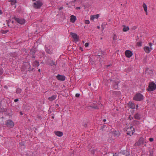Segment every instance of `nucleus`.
I'll return each mask as SVG.
<instances>
[{
  "label": "nucleus",
  "instance_id": "obj_21",
  "mask_svg": "<svg viewBox=\"0 0 156 156\" xmlns=\"http://www.w3.org/2000/svg\"><path fill=\"white\" fill-rule=\"evenodd\" d=\"M39 63L37 61H35L32 64V66L34 67H38L39 66Z\"/></svg>",
  "mask_w": 156,
  "mask_h": 156
},
{
  "label": "nucleus",
  "instance_id": "obj_61",
  "mask_svg": "<svg viewBox=\"0 0 156 156\" xmlns=\"http://www.w3.org/2000/svg\"><path fill=\"white\" fill-rule=\"evenodd\" d=\"M146 12V14L147 15V11H146V12Z\"/></svg>",
  "mask_w": 156,
  "mask_h": 156
},
{
  "label": "nucleus",
  "instance_id": "obj_44",
  "mask_svg": "<svg viewBox=\"0 0 156 156\" xmlns=\"http://www.w3.org/2000/svg\"><path fill=\"white\" fill-rule=\"evenodd\" d=\"M129 119L130 120H131L132 119H133V118L132 117H131V116L130 115L129 116Z\"/></svg>",
  "mask_w": 156,
  "mask_h": 156
},
{
  "label": "nucleus",
  "instance_id": "obj_45",
  "mask_svg": "<svg viewBox=\"0 0 156 156\" xmlns=\"http://www.w3.org/2000/svg\"><path fill=\"white\" fill-rule=\"evenodd\" d=\"M80 96V94H76V97H79Z\"/></svg>",
  "mask_w": 156,
  "mask_h": 156
},
{
  "label": "nucleus",
  "instance_id": "obj_54",
  "mask_svg": "<svg viewBox=\"0 0 156 156\" xmlns=\"http://www.w3.org/2000/svg\"><path fill=\"white\" fill-rule=\"evenodd\" d=\"M84 127H86L87 126V124H85L83 125Z\"/></svg>",
  "mask_w": 156,
  "mask_h": 156
},
{
  "label": "nucleus",
  "instance_id": "obj_7",
  "mask_svg": "<svg viewBox=\"0 0 156 156\" xmlns=\"http://www.w3.org/2000/svg\"><path fill=\"white\" fill-rule=\"evenodd\" d=\"M6 126L10 128H12L14 126V122L11 120H8L5 122Z\"/></svg>",
  "mask_w": 156,
  "mask_h": 156
},
{
  "label": "nucleus",
  "instance_id": "obj_26",
  "mask_svg": "<svg viewBox=\"0 0 156 156\" xmlns=\"http://www.w3.org/2000/svg\"><path fill=\"white\" fill-rule=\"evenodd\" d=\"M123 27H124L122 30L124 32H126L129 30V28L128 27H126L125 25H123Z\"/></svg>",
  "mask_w": 156,
  "mask_h": 156
},
{
  "label": "nucleus",
  "instance_id": "obj_18",
  "mask_svg": "<svg viewBox=\"0 0 156 156\" xmlns=\"http://www.w3.org/2000/svg\"><path fill=\"white\" fill-rule=\"evenodd\" d=\"M76 16L72 15L70 16V21L72 23H74L76 20Z\"/></svg>",
  "mask_w": 156,
  "mask_h": 156
},
{
  "label": "nucleus",
  "instance_id": "obj_60",
  "mask_svg": "<svg viewBox=\"0 0 156 156\" xmlns=\"http://www.w3.org/2000/svg\"><path fill=\"white\" fill-rule=\"evenodd\" d=\"M52 118L53 119H54V116H52Z\"/></svg>",
  "mask_w": 156,
  "mask_h": 156
},
{
  "label": "nucleus",
  "instance_id": "obj_5",
  "mask_svg": "<svg viewBox=\"0 0 156 156\" xmlns=\"http://www.w3.org/2000/svg\"><path fill=\"white\" fill-rule=\"evenodd\" d=\"M108 136V141L109 143H111L115 140V137L113 135V132H112L109 133Z\"/></svg>",
  "mask_w": 156,
  "mask_h": 156
},
{
  "label": "nucleus",
  "instance_id": "obj_57",
  "mask_svg": "<svg viewBox=\"0 0 156 156\" xmlns=\"http://www.w3.org/2000/svg\"><path fill=\"white\" fill-rule=\"evenodd\" d=\"M97 28H98V29H99V28H100V27H99V26H98L97 27Z\"/></svg>",
  "mask_w": 156,
  "mask_h": 156
},
{
  "label": "nucleus",
  "instance_id": "obj_20",
  "mask_svg": "<svg viewBox=\"0 0 156 156\" xmlns=\"http://www.w3.org/2000/svg\"><path fill=\"white\" fill-rule=\"evenodd\" d=\"M55 133L56 135L59 137L63 135V133L61 131H55Z\"/></svg>",
  "mask_w": 156,
  "mask_h": 156
},
{
  "label": "nucleus",
  "instance_id": "obj_48",
  "mask_svg": "<svg viewBox=\"0 0 156 156\" xmlns=\"http://www.w3.org/2000/svg\"><path fill=\"white\" fill-rule=\"evenodd\" d=\"M19 101V99L17 98V99H15V100H14V101L15 102H17L18 101Z\"/></svg>",
  "mask_w": 156,
  "mask_h": 156
},
{
  "label": "nucleus",
  "instance_id": "obj_10",
  "mask_svg": "<svg viewBox=\"0 0 156 156\" xmlns=\"http://www.w3.org/2000/svg\"><path fill=\"white\" fill-rule=\"evenodd\" d=\"M144 142V139L142 137H140L138 141L136 142L135 144V145L136 146H140L141 144H143Z\"/></svg>",
  "mask_w": 156,
  "mask_h": 156
},
{
  "label": "nucleus",
  "instance_id": "obj_29",
  "mask_svg": "<svg viewBox=\"0 0 156 156\" xmlns=\"http://www.w3.org/2000/svg\"><path fill=\"white\" fill-rule=\"evenodd\" d=\"M22 92V90L19 88H17L16 91V94H20Z\"/></svg>",
  "mask_w": 156,
  "mask_h": 156
},
{
  "label": "nucleus",
  "instance_id": "obj_52",
  "mask_svg": "<svg viewBox=\"0 0 156 156\" xmlns=\"http://www.w3.org/2000/svg\"><path fill=\"white\" fill-rule=\"evenodd\" d=\"M20 115H23V113L22 112H20Z\"/></svg>",
  "mask_w": 156,
  "mask_h": 156
},
{
  "label": "nucleus",
  "instance_id": "obj_38",
  "mask_svg": "<svg viewBox=\"0 0 156 156\" xmlns=\"http://www.w3.org/2000/svg\"><path fill=\"white\" fill-rule=\"evenodd\" d=\"M85 23L86 24H88L90 23V21L88 20H86L85 21Z\"/></svg>",
  "mask_w": 156,
  "mask_h": 156
},
{
  "label": "nucleus",
  "instance_id": "obj_17",
  "mask_svg": "<svg viewBox=\"0 0 156 156\" xmlns=\"http://www.w3.org/2000/svg\"><path fill=\"white\" fill-rule=\"evenodd\" d=\"M129 107V108L132 109H135V105L134 103L132 102H129L128 104Z\"/></svg>",
  "mask_w": 156,
  "mask_h": 156
},
{
  "label": "nucleus",
  "instance_id": "obj_41",
  "mask_svg": "<svg viewBox=\"0 0 156 156\" xmlns=\"http://www.w3.org/2000/svg\"><path fill=\"white\" fill-rule=\"evenodd\" d=\"M149 46H150V48L151 49V50H152L153 49L152 48H151V46H152V44L151 43H149Z\"/></svg>",
  "mask_w": 156,
  "mask_h": 156
},
{
  "label": "nucleus",
  "instance_id": "obj_64",
  "mask_svg": "<svg viewBox=\"0 0 156 156\" xmlns=\"http://www.w3.org/2000/svg\"><path fill=\"white\" fill-rule=\"evenodd\" d=\"M56 105H57V106H58V104H57Z\"/></svg>",
  "mask_w": 156,
  "mask_h": 156
},
{
  "label": "nucleus",
  "instance_id": "obj_36",
  "mask_svg": "<svg viewBox=\"0 0 156 156\" xmlns=\"http://www.w3.org/2000/svg\"><path fill=\"white\" fill-rule=\"evenodd\" d=\"M90 107L92 108H94V109H98V107L97 106H90Z\"/></svg>",
  "mask_w": 156,
  "mask_h": 156
},
{
  "label": "nucleus",
  "instance_id": "obj_4",
  "mask_svg": "<svg viewBox=\"0 0 156 156\" xmlns=\"http://www.w3.org/2000/svg\"><path fill=\"white\" fill-rule=\"evenodd\" d=\"M143 96L140 93L136 94L133 98L134 100L136 101H141L143 99Z\"/></svg>",
  "mask_w": 156,
  "mask_h": 156
},
{
  "label": "nucleus",
  "instance_id": "obj_9",
  "mask_svg": "<svg viewBox=\"0 0 156 156\" xmlns=\"http://www.w3.org/2000/svg\"><path fill=\"white\" fill-rule=\"evenodd\" d=\"M14 19L18 23L21 24H23L25 22V20L24 19H20L16 17H14Z\"/></svg>",
  "mask_w": 156,
  "mask_h": 156
},
{
  "label": "nucleus",
  "instance_id": "obj_25",
  "mask_svg": "<svg viewBox=\"0 0 156 156\" xmlns=\"http://www.w3.org/2000/svg\"><path fill=\"white\" fill-rule=\"evenodd\" d=\"M99 16V15L98 14L91 15L90 16V20H93L95 18L97 19L98 18Z\"/></svg>",
  "mask_w": 156,
  "mask_h": 156
},
{
  "label": "nucleus",
  "instance_id": "obj_15",
  "mask_svg": "<svg viewBox=\"0 0 156 156\" xmlns=\"http://www.w3.org/2000/svg\"><path fill=\"white\" fill-rule=\"evenodd\" d=\"M110 82L112 81V84H115V83H116V85H113V87L115 89H117L118 88V85L119 82L118 81L116 82L115 80H112L111 79H110Z\"/></svg>",
  "mask_w": 156,
  "mask_h": 156
},
{
  "label": "nucleus",
  "instance_id": "obj_23",
  "mask_svg": "<svg viewBox=\"0 0 156 156\" xmlns=\"http://www.w3.org/2000/svg\"><path fill=\"white\" fill-rule=\"evenodd\" d=\"M113 134L115 137H118L120 135V133L118 131H115L113 132Z\"/></svg>",
  "mask_w": 156,
  "mask_h": 156
},
{
  "label": "nucleus",
  "instance_id": "obj_28",
  "mask_svg": "<svg viewBox=\"0 0 156 156\" xmlns=\"http://www.w3.org/2000/svg\"><path fill=\"white\" fill-rule=\"evenodd\" d=\"M112 93L117 95H120L121 94L120 92L119 91H113Z\"/></svg>",
  "mask_w": 156,
  "mask_h": 156
},
{
  "label": "nucleus",
  "instance_id": "obj_19",
  "mask_svg": "<svg viewBox=\"0 0 156 156\" xmlns=\"http://www.w3.org/2000/svg\"><path fill=\"white\" fill-rule=\"evenodd\" d=\"M35 52V50L34 49H32L30 50V54L31 55V57L32 58H34V55Z\"/></svg>",
  "mask_w": 156,
  "mask_h": 156
},
{
  "label": "nucleus",
  "instance_id": "obj_39",
  "mask_svg": "<svg viewBox=\"0 0 156 156\" xmlns=\"http://www.w3.org/2000/svg\"><path fill=\"white\" fill-rule=\"evenodd\" d=\"M137 44L139 46H141L142 43L141 42H138L137 43Z\"/></svg>",
  "mask_w": 156,
  "mask_h": 156
},
{
  "label": "nucleus",
  "instance_id": "obj_59",
  "mask_svg": "<svg viewBox=\"0 0 156 156\" xmlns=\"http://www.w3.org/2000/svg\"><path fill=\"white\" fill-rule=\"evenodd\" d=\"M136 109H137V108H138V105H136Z\"/></svg>",
  "mask_w": 156,
  "mask_h": 156
},
{
  "label": "nucleus",
  "instance_id": "obj_47",
  "mask_svg": "<svg viewBox=\"0 0 156 156\" xmlns=\"http://www.w3.org/2000/svg\"><path fill=\"white\" fill-rule=\"evenodd\" d=\"M9 31V30H5V31H3V33H7V32H8Z\"/></svg>",
  "mask_w": 156,
  "mask_h": 156
},
{
  "label": "nucleus",
  "instance_id": "obj_2",
  "mask_svg": "<svg viewBox=\"0 0 156 156\" xmlns=\"http://www.w3.org/2000/svg\"><path fill=\"white\" fill-rule=\"evenodd\" d=\"M43 5V3L42 1L40 0H38L33 3V6L35 9H38L40 8Z\"/></svg>",
  "mask_w": 156,
  "mask_h": 156
},
{
  "label": "nucleus",
  "instance_id": "obj_13",
  "mask_svg": "<svg viewBox=\"0 0 156 156\" xmlns=\"http://www.w3.org/2000/svg\"><path fill=\"white\" fill-rule=\"evenodd\" d=\"M125 54L128 58L130 57L133 55L132 52L129 50H127L125 51Z\"/></svg>",
  "mask_w": 156,
  "mask_h": 156
},
{
  "label": "nucleus",
  "instance_id": "obj_14",
  "mask_svg": "<svg viewBox=\"0 0 156 156\" xmlns=\"http://www.w3.org/2000/svg\"><path fill=\"white\" fill-rule=\"evenodd\" d=\"M90 152L91 154L93 155L95 154L96 155H97L99 153H100V152L98 150L95 149H92L91 150Z\"/></svg>",
  "mask_w": 156,
  "mask_h": 156
},
{
  "label": "nucleus",
  "instance_id": "obj_49",
  "mask_svg": "<svg viewBox=\"0 0 156 156\" xmlns=\"http://www.w3.org/2000/svg\"><path fill=\"white\" fill-rule=\"evenodd\" d=\"M112 156H117V155L116 154V153H115V154H114L113 153V155Z\"/></svg>",
  "mask_w": 156,
  "mask_h": 156
},
{
  "label": "nucleus",
  "instance_id": "obj_53",
  "mask_svg": "<svg viewBox=\"0 0 156 156\" xmlns=\"http://www.w3.org/2000/svg\"><path fill=\"white\" fill-rule=\"evenodd\" d=\"M2 11L0 9V14H2Z\"/></svg>",
  "mask_w": 156,
  "mask_h": 156
},
{
  "label": "nucleus",
  "instance_id": "obj_3",
  "mask_svg": "<svg viewBox=\"0 0 156 156\" xmlns=\"http://www.w3.org/2000/svg\"><path fill=\"white\" fill-rule=\"evenodd\" d=\"M156 89V85L153 82H151L149 83L147 90L149 91H154Z\"/></svg>",
  "mask_w": 156,
  "mask_h": 156
},
{
  "label": "nucleus",
  "instance_id": "obj_56",
  "mask_svg": "<svg viewBox=\"0 0 156 156\" xmlns=\"http://www.w3.org/2000/svg\"><path fill=\"white\" fill-rule=\"evenodd\" d=\"M106 121V119H104V120H103V121H104V122H105Z\"/></svg>",
  "mask_w": 156,
  "mask_h": 156
},
{
  "label": "nucleus",
  "instance_id": "obj_11",
  "mask_svg": "<svg viewBox=\"0 0 156 156\" xmlns=\"http://www.w3.org/2000/svg\"><path fill=\"white\" fill-rule=\"evenodd\" d=\"M56 78L59 80L63 81L65 80L66 77L64 75H61L58 74L56 76Z\"/></svg>",
  "mask_w": 156,
  "mask_h": 156
},
{
  "label": "nucleus",
  "instance_id": "obj_6",
  "mask_svg": "<svg viewBox=\"0 0 156 156\" xmlns=\"http://www.w3.org/2000/svg\"><path fill=\"white\" fill-rule=\"evenodd\" d=\"M126 131L127 132V134L131 136L134 133V129L133 127V126H131L129 128H127Z\"/></svg>",
  "mask_w": 156,
  "mask_h": 156
},
{
  "label": "nucleus",
  "instance_id": "obj_40",
  "mask_svg": "<svg viewBox=\"0 0 156 156\" xmlns=\"http://www.w3.org/2000/svg\"><path fill=\"white\" fill-rule=\"evenodd\" d=\"M89 45V43H86L85 44V46L86 47H87Z\"/></svg>",
  "mask_w": 156,
  "mask_h": 156
},
{
  "label": "nucleus",
  "instance_id": "obj_27",
  "mask_svg": "<svg viewBox=\"0 0 156 156\" xmlns=\"http://www.w3.org/2000/svg\"><path fill=\"white\" fill-rule=\"evenodd\" d=\"M134 118L137 119H140V115L138 113L134 115Z\"/></svg>",
  "mask_w": 156,
  "mask_h": 156
},
{
  "label": "nucleus",
  "instance_id": "obj_63",
  "mask_svg": "<svg viewBox=\"0 0 156 156\" xmlns=\"http://www.w3.org/2000/svg\"><path fill=\"white\" fill-rule=\"evenodd\" d=\"M90 85H91V84H90V83H89V85H89V86H90Z\"/></svg>",
  "mask_w": 156,
  "mask_h": 156
},
{
  "label": "nucleus",
  "instance_id": "obj_12",
  "mask_svg": "<svg viewBox=\"0 0 156 156\" xmlns=\"http://www.w3.org/2000/svg\"><path fill=\"white\" fill-rule=\"evenodd\" d=\"M70 34L75 41H78L79 37L76 34L71 32Z\"/></svg>",
  "mask_w": 156,
  "mask_h": 156
},
{
  "label": "nucleus",
  "instance_id": "obj_43",
  "mask_svg": "<svg viewBox=\"0 0 156 156\" xmlns=\"http://www.w3.org/2000/svg\"><path fill=\"white\" fill-rule=\"evenodd\" d=\"M149 140L150 142H152L154 140V139L153 138H150L149 139Z\"/></svg>",
  "mask_w": 156,
  "mask_h": 156
},
{
  "label": "nucleus",
  "instance_id": "obj_16",
  "mask_svg": "<svg viewBox=\"0 0 156 156\" xmlns=\"http://www.w3.org/2000/svg\"><path fill=\"white\" fill-rule=\"evenodd\" d=\"M120 153L122 154L125 155L126 156H129L130 155L129 152L126 151H121Z\"/></svg>",
  "mask_w": 156,
  "mask_h": 156
},
{
  "label": "nucleus",
  "instance_id": "obj_46",
  "mask_svg": "<svg viewBox=\"0 0 156 156\" xmlns=\"http://www.w3.org/2000/svg\"><path fill=\"white\" fill-rule=\"evenodd\" d=\"M63 9V7L62 6L59 8V10H62V9Z\"/></svg>",
  "mask_w": 156,
  "mask_h": 156
},
{
  "label": "nucleus",
  "instance_id": "obj_35",
  "mask_svg": "<svg viewBox=\"0 0 156 156\" xmlns=\"http://www.w3.org/2000/svg\"><path fill=\"white\" fill-rule=\"evenodd\" d=\"M105 156H112L113 155V153H108V154H105Z\"/></svg>",
  "mask_w": 156,
  "mask_h": 156
},
{
  "label": "nucleus",
  "instance_id": "obj_32",
  "mask_svg": "<svg viewBox=\"0 0 156 156\" xmlns=\"http://www.w3.org/2000/svg\"><path fill=\"white\" fill-rule=\"evenodd\" d=\"M6 111L5 108H1L0 107V112H5Z\"/></svg>",
  "mask_w": 156,
  "mask_h": 156
},
{
  "label": "nucleus",
  "instance_id": "obj_31",
  "mask_svg": "<svg viewBox=\"0 0 156 156\" xmlns=\"http://www.w3.org/2000/svg\"><path fill=\"white\" fill-rule=\"evenodd\" d=\"M9 2H11V4L12 5H14L16 3V1L14 0H10Z\"/></svg>",
  "mask_w": 156,
  "mask_h": 156
},
{
  "label": "nucleus",
  "instance_id": "obj_62",
  "mask_svg": "<svg viewBox=\"0 0 156 156\" xmlns=\"http://www.w3.org/2000/svg\"><path fill=\"white\" fill-rule=\"evenodd\" d=\"M102 39H103V38L102 37H101L100 38V39L101 40H102Z\"/></svg>",
  "mask_w": 156,
  "mask_h": 156
},
{
  "label": "nucleus",
  "instance_id": "obj_1",
  "mask_svg": "<svg viewBox=\"0 0 156 156\" xmlns=\"http://www.w3.org/2000/svg\"><path fill=\"white\" fill-rule=\"evenodd\" d=\"M33 69V68H31L30 63L29 62H27L23 63V65L21 69V70L23 71L25 70H27L28 71H31Z\"/></svg>",
  "mask_w": 156,
  "mask_h": 156
},
{
  "label": "nucleus",
  "instance_id": "obj_55",
  "mask_svg": "<svg viewBox=\"0 0 156 156\" xmlns=\"http://www.w3.org/2000/svg\"><path fill=\"white\" fill-rule=\"evenodd\" d=\"M4 87L5 88H6V89H7V87L6 86H4Z\"/></svg>",
  "mask_w": 156,
  "mask_h": 156
},
{
  "label": "nucleus",
  "instance_id": "obj_24",
  "mask_svg": "<svg viewBox=\"0 0 156 156\" xmlns=\"http://www.w3.org/2000/svg\"><path fill=\"white\" fill-rule=\"evenodd\" d=\"M56 95H53L51 97H49L48 99L49 101H52L55 100L56 98Z\"/></svg>",
  "mask_w": 156,
  "mask_h": 156
},
{
  "label": "nucleus",
  "instance_id": "obj_42",
  "mask_svg": "<svg viewBox=\"0 0 156 156\" xmlns=\"http://www.w3.org/2000/svg\"><path fill=\"white\" fill-rule=\"evenodd\" d=\"M105 125H104L102 126L101 127V129H102V130H103V129L104 128H105Z\"/></svg>",
  "mask_w": 156,
  "mask_h": 156
},
{
  "label": "nucleus",
  "instance_id": "obj_33",
  "mask_svg": "<svg viewBox=\"0 0 156 156\" xmlns=\"http://www.w3.org/2000/svg\"><path fill=\"white\" fill-rule=\"evenodd\" d=\"M113 39V40H116L117 39V36L115 34H114Z\"/></svg>",
  "mask_w": 156,
  "mask_h": 156
},
{
  "label": "nucleus",
  "instance_id": "obj_30",
  "mask_svg": "<svg viewBox=\"0 0 156 156\" xmlns=\"http://www.w3.org/2000/svg\"><path fill=\"white\" fill-rule=\"evenodd\" d=\"M143 6L145 12L147 11V7L146 4L145 3H144L143 5Z\"/></svg>",
  "mask_w": 156,
  "mask_h": 156
},
{
  "label": "nucleus",
  "instance_id": "obj_50",
  "mask_svg": "<svg viewBox=\"0 0 156 156\" xmlns=\"http://www.w3.org/2000/svg\"><path fill=\"white\" fill-rule=\"evenodd\" d=\"M80 49L81 51H83V48L81 47H80Z\"/></svg>",
  "mask_w": 156,
  "mask_h": 156
},
{
  "label": "nucleus",
  "instance_id": "obj_22",
  "mask_svg": "<svg viewBox=\"0 0 156 156\" xmlns=\"http://www.w3.org/2000/svg\"><path fill=\"white\" fill-rule=\"evenodd\" d=\"M144 49L145 52L147 53H149L150 51V48L149 47L145 46L144 47Z\"/></svg>",
  "mask_w": 156,
  "mask_h": 156
},
{
  "label": "nucleus",
  "instance_id": "obj_37",
  "mask_svg": "<svg viewBox=\"0 0 156 156\" xmlns=\"http://www.w3.org/2000/svg\"><path fill=\"white\" fill-rule=\"evenodd\" d=\"M3 73V69L2 68H0V75H2Z\"/></svg>",
  "mask_w": 156,
  "mask_h": 156
},
{
  "label": "nucleus",
  "instance_id": "obj_34",
  "mask_svg": "<svg viewBox=\"0 0 156 156\" xmlns=\"http://www.w3.org/2000/svg\"><path fill=\"white\" fill-rule=\"evenodd\" d=\"M56 62H54L53 61H51V62L50 63V65L51 66L55 65H56Z\"/></svg>",
  "mask_w": 156,
  "mask_h": 156
},
{
  "label": "nucleus",
  "instance_id": "obj_51",
  "mask_svg": "<svg viewBox=\"0 0 156 156\" xmlns=\"http://www.w3.org/2000/svg\"><path fill=\"white\" fill-rule=\"evenodd\" d=\"M76 9H80L81 8L80 7H76Z\"/></svg>",
  "mask_w": 156,
  "mask_h": 156
},
{
  "label": "nucleus",
  "instance_id": "obj_58",
  "mask_svg": "<svg viewBox=\"0 0 156 156\" xmlns=\"http://www.w3.org/2000/svg\"><path fill=\"white\" fill-rule=\"evenodd\" d=\"M38 71L39 72H41V69H38Z\"/></svg>",
  "mask_w": 156,
  "mask_h": 156
},
{
  "label": "nucleus",
  "instance_id": "obj_8",
  "mask_svg": "<svg viewBox=\"0 0 156 156\" xmlns=\"http://www.w3.org/2000/svg\"><path fill=\"white\" fill-rule=\"evenodd\" d=\"M45 48V51L47 53L50 54L52 53V48L50 45H46Z\"/></svg>",
  "mask_w": 156,
  "mask_h": 156
}]
</instances>
